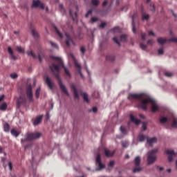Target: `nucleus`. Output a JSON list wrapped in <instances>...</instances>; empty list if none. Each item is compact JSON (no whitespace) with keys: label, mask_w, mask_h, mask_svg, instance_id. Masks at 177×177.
Here are the masks:
<instances>
[{"label":"nucleus","mask_w":177,"mask_h":177,"mask_svg":"<svg viewBox=\"0 0 177 177\" xmlns=\"http://www.w3.org/2000/svg\"><path fill=\"white\" fill-rule=\"evenodd\" d=\"M50 58L53 60H55L57 63V64L56 63H53L51 66H50V68L55 76V78L57 80L61 91H62V92L65 93V95H66L67 96H70L69 92L68 91H67L66 86L63 84L60 77V68L61 67H62L64 70L66 75L68 78H71V74L69 70L66 68V67H64L63 61L60 57H57L56 56H50Z\"/></svg>","instance_id":"obj_1"},{"label":"nucleus","mask_w":177,"mask_h":177,"mask_svg":"<svg viewBox=\"0 0 177 177\" xmlns=\"http://www.w3.org/2000/svg\"><path fill=\"white\" fill-rule=\"evenodd\" d=\"M128 99L130 100L132 99H137L139 100L138 107H140L142 110H147L148 104H151V110L153 113H156L159 109L156 100H153L151 97L144 99L143 93H129Z\"/></svg>","instance_id":"obj_2"},{"label":"nucleus","mask_w":177,"mask_h":177,"mask_svg":"<svg viewBox=\"0 0 177 177\" xmlns=\"http://www.w3.org/2000/svg\"><path fill=\"white\" fill-rule=\"evenodd\" d=\"M65 32L66 41L65 44L66 46H70L71 44L75 45L72 37H74L75 32L73 30V27L71 24H66V26L63 28Z\"/></svg>","instance_id":"obj_3"},{"label":"nucleus","mask_w":177,"mask_h":177,"mask_svg":"<svg viewBox=\"0 0 177 177\" xmlns=\"http://www.w3.org/2000/svg\"><path fill=\"white\" fill-rule=\"evenodd\" d=\"M157 151H158V149H153V150H151V151H148L147 161L149 165L153 164V162H155V161H156Z\"/></svg>","instance_id":"obj_4"},{"label":"nucleus","mask_w":177,"mask_h":177,"mask_svg":"<svg viewBox=\"0 0 177 177\" xmlns=\"http://www.w3.org/2000/svg\"><path fill=\"white\" fill-rule=\"evenodd\" d=\"M136 167L133 169V172H140L142 168L140 167L141 162V158L139 156H137L134 160Z\"/></svg>","instance_id":"obj_5"},{"label":"nucleus","mask_w":177,"mask_h":177,"mask_svg":"<svg viewBox=\"0 0 177 177\" xmlns=\"http://www.w3.org/2000/svg\"><path fill=\"white\" fill-rule=\"evenodd\" d=\"M96 165H97V168H96V171H100L101 169H103L105 168L104 164L102 162V156L101 154H97L96 157Z\"/></svg>","instance_id":"obj_6"},{"label":"nucleus","mask_w":177,"mask_h":177,"mask_svg":"<svg viewBox=\"0 0 177 177\" xmlns=\"http://www.w3.org/2000/svg\"><path fill=\"white\" fill-rule=\"evenodd\" d=\"M41 136L39 132H35L33 133H27L25 136L26 140H32L34 139H38Z\"/></svg>","instance_id":"obj_7"},{"label":"nucleus","mask_w":177,"mask_h":177,"mask_svg":"<svg viewBox=\"0 0 177 177\" xmlns=\"http://www.w3.org/2000/svg\"><path fill=\"white\" fill-rule=\"evenodd\" d=\"M32 8H40V9H45L44 3L41 0H33L32 3Z\"/></svg>","instance_id":"obj_8"},{"label":"nucleus","mask_w":177,"mask_h":177,"mask_svg":"<svg viewBox=\"0 0 177 177\" xmlns=\"http://www.w3.org/2000/svg\"><path fill=\"white\" fill-rule=\"evenodd\" d=\"M75 12L73 14V12L72 10H70V16L72 17L73 21H77V12H79V6H75Z\"/></svg>","instance_id":"obj_9"},{"label":"nucleus","mask_w":177,"mask_h":177,"mask_svg":"<svg viewBox=\"0 0 177 177\" xmlns=\"http://www.w3.org/2000/svg\"><path fill=\"white\" fill-rule=\"evenodd\" d=\"M26 95L28 98L29 99L30 102H33V93H32V88L31 85H29L27 88Z\"/></svg>","instance_id":"obj_10"},{"label":"nucleus","mask_w":177,"mask_h":177,"mask_svg":"<svg viewBox=\"0 0 177 177\" xmlns=\"http://www.w3.org/2000/svg\"><path fill=\"white\" fill-rule=\"evenodd\" d=\"M165 153L166 154L169 155L168 159H169V161L170 162L173 161L174 157L176 156V153H175L174 150L167 149L166 150Z\"/></svg>","instance_id":"obj_11"},{"label":"nucleus","mask_w":177,"mask_h":177,"mask_svg":"<svg viewBox=\"0 0 177 177\" xmlns=\"http://www.w3.org/2000/svg\"><path fill=\"white\" fill-rule=\"evenodd\" d=\"M46 83L47 84V85L50 88V89H53L54 84H53V82H52L50 78L48 76L46 77Z\"/></svg>","instance_id":"obj_12"},{"label":"nucleus","mask_w":177,"mask_h":177,"mask_svg":"<svg viewBox=\"0 0 177 177\" xmlns=\"http://www.w3.org/2000/svg\"><path fill=\"white\" fill-rule=\"evenodd\" d=\"M72 89H73V95L75 99H80L79 92L74 84L71 86Z\"/></svg>","instance_id":"obj_13"},{"label":"nucleus","mask_w":177,"mask_h":177,"mask_svg":"<svg viewBox=\"0 0 177 177\" xmlns=\"http://www.w3.org/2000/svg\"><path fill=\"white\" fill-rule=\"evenodd\" d=\"M136 15H133L132 16V30H133V32H134V34H136L137 32V30L135 26V20L136 19Z\"/></svg>","instance_id":"obj_14"},{"label":"nucleus","mask_w":177,"mask_h":177,"mask_svg":"<svg viewBox=\"0 0 177 177\" xmlns=\"http://www.w3.org/2000/svg\"><path fill=\"white\" fill-rule=\"evenodd\" d=\"M43 117L44 115H38V117H36L35 121H33V125H39L41 121H42Z\"/></svg>","instance_id":"obj_15"},{"label":"nucleus","mask_w":177,"mask_h":177,"mask_svg":"<svg viewBox=\"0 0 177 177\" xmlns=\"http://www.w3.org/2000/svg\"><path fill=\"white\" fill-rule=\"evenodd\" d=\"M104 153L106 157H112L115 154V151H110L109 149H104Z\"/></svg>","instance_id":"obj_16"},{"label":"nucleus","mask_w":177,"mask_h":177,"mask_svg":"<svg viewBox=\"0 0 177 177\" xmlns=\"http://www.w3.org/2000/svg\"><path fill=\"white\" fill-rule=\"evenodd\" d=\"M75 66L77 68V72L79 73V74L81 75L82 77H83L84 75H82L81 65L79 64L77 62H75Z\"/></svg>","instance_id":"obj_17"},{"label":"nucleus","mask_w":177,"mask_h":177,"mask_svg":"<svg viewBox=\"0 0 177 177\" xmlns=\"http://www.w3.org/2000/svg\"><path fill=\"white\" fill-rule=\"evenodd\" d=\"M130 118H131V121H132V122H134L135 124H136V125H139V124L140 123V120H138V118H136L134 115H130Z\"/></svg>","instance_id":"obj_18"},{"label":"nucleus","mask_w":177,"mask_h":177,"mask_svg":"<svg viewBox=\"0 0 177 177\" xmlns=\"http://www.w3.org/2000/svg\"><path fill=\"white\" fill-rule=\"evenodd\" d=\"M84 102H86V103H89L90 100H89V97H88V95L86 93V92H84L81 93Z\"/></svg>","instance_id":"obj_19"},{"label":"nucleus","mask_w":177,"mask_h":177,"mask_svg":"<svg viewBox=\"0 0 177 177\" xmlns=\"http://www.w3.org/2000/svg\"><path fill=\"white\" fill-rule=\"evenodd\" d=\"M171 127V128H177V118H176L173 117Z\"/></svg>","instance_id":"obj_20"},{"label":"nucleus","mask_w":177,"mask_h":177,"mask_svg":"<svg viewBox=\"0 0 177 177\" xmlns=\"http://www.w3.org/2000/svg\"><path fill=\"white\" fill-rule=\"evenodd\" d=\"M31 31H32V35L33 36V37L35 39L39 38V35L37 31H36V30H35L34 28H31Z\"/></svg>","instance_id":"obj_21"},{"label":"nucleus","mask_w":177,"mask_h":177,"mask_svg":"<svg viewBox=\"0 0 177 177\" xmlns=\"http://www.w3.org/2000/svg\"><path fill=\"white\" fill-rule=\"evenodd\" d=\"M157 140V138H150L147 139V142L149 145H152L153 143H156Z\"/></svg>","instance_id":"obj_22"},{"label":"nucleus","mask_w":177,"mask_h":177,"mask_svg":"<svg viewBox=\"0 0 177 177\" xmlns=\"http://www.w3.org/2000/svg\"><path fill=\"white\" fill-rule=\"evenodd\" d=\"M106 60L109 62H114L115 61V56L113 55H108L106 57Z\"/></svg>","instance_id":"obj_23"},{"label":"nucleus","mask_w":177,"mask_h":177,"mask_svg":"<svg viewBox=\"0 0 177 177\" xmlns=\"http://www.w3.org/2000/svg\"><path fill=\"white\" fill-rule=\"evenodd\" d=\"M8 52L10 56L12 57V59H16V57H15V55H13V50H12V48L8 47Z\"/></svg>","instance_id":"obj_24"},{"label":"nucleus","mask_w":177,"mask_h":177,"mask_svg":"<svg viewBox=\"0 0 177 177\" xmlns=\"http://www.w3.org/2000/svg\"><path fill=\"white\" fill-rule=\"evenodd\" d=\"M7 107L8 104H6V102H3L2 104H0V110H1L2 111H5Z\"/></svg>","instance_id":"obj_25"},{"label":"nucleus","mask_w":177,"mask_h":177,"mask_svg":"<svg viewBox=\"0 0 177 177\" xmlns=\"http://www.w3.org/2000/svg\"><path fill=\"white\" fill-rule=\"evenodd\" d=\"M166 42L167 39L165 38H158V43L160 45H164Z\"/></svg>","instance_id":"obj_26"},{"label":"nucleus","mask_w":177,"mask_h":177,"mask_svg":"<svg viewBox=\"0 0 177 177\" xmlns=\"http://www.w3.org/2000/svg\"><path fill=\"white\" fill-rule=\"evenodd\" d=\"M120 131L123 135H127L128 131L126 129L125 127L121 126L120 128Z\"/></svg>","instance_id":"obj_27"},{"label":"nucleus","mask_w":177,"mask_h":177,"mask_svg":"<svg viewBox=\"0 0 177 177\" xmlns=\"http://www.w3.org/2000/svg\"><path fill=\"white\" fill-rule=\"evenodd\" d=\"M138 139L140 142H144L147 139V136L142 133H140L138 136Z\"/></svg>","instance_id":"obj_28"},{"label":"nucleus","mask_w":177,"mask_h":177,"mask_svg":"<svg viewBox=\"0 0 177 177\" xmlns=\"http://www.w3.org/2000/svg\"><path fill=\"white\" fill-rule=\"evenodd\" d=\"M10 133L12 136H15V138H17V136H19V132H17V131H16V129H11Z\"/></svg>","instance_id":"obj_29"},{"label":"nucleus","mask_w":177,"mask_h":177,"mask_svg":"<svg viewBox=\"0 0 177 177\" xmlns=\"http://www.w3.org/2000/svg\"><path fill=\"white\" fill-rule=\"evenodd\" d=\"M21 104H23V102L21 101V99L18 100L17 102V110H20V107H21Z\"/></svg>","instance_id":"obj_30"},{"label":"nucleus","mask_w":177,"mask_h":177,"mask_svg":"<svg viewBox=\"0 0 177 177\" xmlns=\"http://www.w3.org/2000/svg\"><path fill=\"white\" fill-rule=\"evenodd\" d=\"M55 30L57 35L59 37V38L62 39L64 38V35L60 31L58 30L57 27H55Z\"/></svg>","instance_id":"obj_31"},{"label":"nucleus","mask_w":177,"mask_h":177,"mask_svg":"<svg viewBox=\"0 0 177 177\" xmlns=\"http://www.w3.org/2000/svg\"><path fill=\"white\" fill-rule=\"evenodd\" d=\"M4 132H9L10 129V127L9 126V124L8 123H5L4 126Z\"/></svg>","instance_id":"obj_32"},{"label":"nucleus","mask_w":177,"mask_h":177,"mask_svg":"<svg viewBox=\"0 0 177 177\" xmlns=\"http://www.w3.org/2000/svg\"><path fill=\"white\" fill-rule=\"evenodd\" d=\"M30 175H32L33 177H37V169L35 168H32V171L30 172Z\"/></svg>","instance_id":"obj_33"},{"label":"nucleus","mask_w":177,"mask_h":177,"mask_svg":"<svg viewBox=\"0 0 177 177\" xmlns=\"http://www.w3.org/2000/svg\"><path fill=\"white\" fill-rule=\"evenodd\" d=\"M169 118L167 117H162L160 121L161 124H165V122H167Z\"/></svg>","instance_id":"obj_34"},{"label":"nucleus","mask_w":177,"mask_h":177,"mask_svg":"<svg viewBox=\"0 0 177 177\" xmlns=\"http://www.w3.org/2000/svg\"><path fill=\"white\" fill-rule=\"evenodd\" d=\"M28 55L29 56H32L33 59H37V55H35V52H33L32 50H30V52H28Z\"/></svg>","instance_id":"obj_35"},{"label":"nucleus","mask_w":177,"mask_h":177,"mask_svg":"<svg viewBox=\"0 0 177 177\" xmlns=\"http://www.w3.org/2000/svg\"><path fill=\"white\" fill-rule=\"evenodd\" d=\"M142 20H149V15H147V13H142Z\"/></svg>","instance_id":"obj_36"},{"label":"nucleus","mask_w":177,"mask_h":177,"mask_svg":"<svg viewBox=\"0 0 177 177\" xmlns=\"http://www.w3.org/2000/svg\"><path fill=\"white\" fill-rule=\"evenodd\" d=\"M10 78H12V80H16V78H17L18 75H17V73H13L10 75Z\"/></svg>","instance_id":"obj_37"},{"label":"nucleus","mask_w":177,"mask_h":177,"mask_svg":"<svg viewBox=\"0 0 177 177\" xmlns=\"http://www.w3.org/2000/svg\"><path fill=\"white\" fill-rule=\"evenodd\" d=\"M92 5H94V6H98L100 1L99 0H91Z\"/></svg>","instance_id":"obj_38"},{"label":"nucleus","mask_w":177,"mask_h":177,"mask_svg":"<svg viewBox=\"0 0 177 177\" xmlns=\"http://www.w3.org/2000/svg\"><path fill=\"white\" fill-rule=\"evenodd\" d=\"M164 74L166 77H173L174 75V74L172 73H170L169 71H165Z\"/></svg>","instance_id":"obj_39"},{"label":"nucleus","mask_w":177,"mask_h":177,"mask_svg":"<svg viewBox=\"0 0 177 177\" xmlns=\"http://www.w3.org/2000/svg\"><path fill=\"white\" fill-rule=\"evenodd\" d=\"M40 91H41V88H37L36 89V97H37V99H38L40 96Z\"/></svg>","instance_id":"obj_40"},{"label":"nucleus","mask_w":177,"mask_h":177,"mask_svg":"<svg viewBox=\"0 0 177 177\" xmlns=\"http://www.w3.org/2000/svg\"><path fill=\"white\" fill-rule=\"evenodd\" d=\"M111 31H113V32H120L121 30L120 27H115L114 28H113V30H111Z\"/></svg>","instance_id":"obj_41"},{"label":"nucleus","mask_w":177,"mask_h":177,"mask_svg":"<svg viewBox=\"0 0 177 177\" xmlns=\"http://www.w3.org/2000/svg\"><path fill=\"white\" fill-rule=\"evenodd\" d=\"M127 39V35H121V36H120V40H121L122 42H126Z\"/></svg>","instance_id":"obj_42"},{"label":"nucleus","mask_w":177,"mask_h":177,"mask_svg":"<svg viewBox=\"0 0 177 177\" xmlns=\"http://www.w3.org/2000/svg\"><path fill=\"white\" fill-rule=\"evenodd\" d=\"M113 41L115 42V44H117V45L120 46V42L118 38L114 37V38H113Z\"/></svg>","instance_id":"obj_43"},{"label":"nucleus","mask_w":177,"mask_h":177,"mask_svg":"<svg viewBox=\"0 0 177 177\" xmlns=\"http://www.w3.org/2000/svg\"><path fill=\"white\" fill-rule=\"evenodd\" d=\"M80 52L82 53V56L85 55L86 49L84 46H82L80 48Z\"/></svg>","instance_id":"obj_44"},{"label":"nucleus","mask_w":177,"mask_h":177,"mask_svg":"<svg viewBox=\"0 0 177 177\" xmlns=\"http://www.w3.org/2000/svg\"><path fill=\"white\" fill-rule=\"evenodd\" d=\"M50 44L53 48H58V46L55 42H53L52 41H50Z\"/></svg>","instance_id":"obj_45"},{"label":"nucleus","mask_w":177,"mask_h":177,"mask_svg":"<svg viewBox=\"0 0 177 177\" xmlns=\"http://www.w3.org/2000/svg\"><path fill=\"white\" fill-rule=\"evenodd\" d=\"M150 8H151V11L152 12H156V7H155L154 4H153V6H152V4H151Z\"/></svg>","instance_id":"obj_46"},{"label":"nucleus","mask_w":177,"mask_h":177,"mask_svg":"<svg viewBox=\"0 0 177 177\" xmlns=\"http://www.w3.org/2000/svg\"><path fill=\"white\" fill-rule=\"evenodd\" d=\"M122 147H128V146H129V143L127 141L122 142Z\"/></svg>","instance_id":"obj_47"},{"label":"nucleus","mask_w":177,"mask_h":177,"mask_svg":"<svg viewBox=\"0 0 177 177\" xmlns=\"http://www.w3.org/2000/svg\"><path fill=\"white\" fill-rule=\"evenodd\" d=\"M93 12V11L92 10H88L86 14L85 17H88L90 15H92Z\"/></svg>","instance_id":"obj_48"},{"label":"nucleus","mask_w":177,"mask_h":177,"mask_svg":"<svg viewBox=\"0 0 177 177\" xmlns=\"http://www.w3.org/2000/svg\"><path fill=\"white\" fill-rule=\"evenodd\" d=\"M142 129L144 131H147V122H142Z\"/></svg>","instance_id":"obj_49"},{"label":"nucleus","mask_w":177,"mask_h":177,"mask_svg":"<svg viewBox=\"0 0 177 177\" xmlns=\"http://www.w3.org/2000/svg\"><path fill=\"white\" fill-rule=\"evenodd\" d=\"M17 52H19V53H23V49L21 46H17Z\"/></svg>","instance_id":"obj_50"},{"label":"nucleus","mask_w":177,"mask_h":177,"mask_svg":"<svg viewBox=\"0 0 177 177\" xmlns=\"http://www.w3.org/2000/svg\"><path fill=\"white\" fill-rule=\"evenodd\" d=\"M169 42H176L177 43V38H176V37L171 38L170 39H169Z\"/></svg>","instance_id":"obj_51"},{"label":"nucleus","mask_w":177,"mask_h":177,"mask_svg":"<svg viewBox=\"0 0 177 177\" xmlns=\"http://www.w3.org/2000/svg\"><path fill=\"white\" fill-rule=\"evenodd\" d=\"M98 21L97 17H92L91 18V23H96Z\"/></svg>","instance_id":"obj_52"},{"label":"nucleus","mask_w":177,"mask_h":177,"mask_svg":"<svg viewBox=\"0 0 177 177\" xmlns=\"http://www.w3.org/2000/svg\"><path fill=\"white\" fill-rule=\"evenodd\" d=\"M140 46L141 49H143L144 50L147 48V45H144V44H140Z\"/></svg>","instance_id":"obj_53"},{"label":"nucleus","mask_w":177,"mask_h":177,"mask_svg":"<svg viewBox=\"0 0 177 177\" xmlns=\"http://www.w3.org/2000/svg\"><path fill=\"white\" fill-rule=\"evenodd\" d=\"M158 55H163V53H164L163 49L162 48L158 49Z\"/></svg>","instance_id":"obj_54"},{"label":"nucleus","mask_w":177,"mask_h":177,"mask_svg":"<svg viewBox=\"0 0 177 177\" xmlns=\"http://www.w3.org/2000/svg\"><path fill=\"white\" fill-rule=\"evenodd\" d=\"M106 23H102L100 25V27L101 28H104V27H106Z\"/></svg>","instance_id":"obj_55"},{"label":"nucleus","mask_w":177,"mask_h":177,"mask_svg":"<svg viewBox=\"0 0 177 177\" xmlns=\"http://www.w3.org/2000/svg\"><path fill=\"white\" fill-rule=\"evenodd\" d=\"M114 164H115V161L111 160L109 162V167H113Z\"/></svg>","instance_id":"obj_56"},{"label":"nucleus","mask_w":177,"mask_h":177,"mask_svg":"<svg viewBox=\"0 0 177 177\" xmlns=\"http://www.w3.org/2000/svg\"><path fill=\"white\" fill-rule=\"evenodd\" d=\"M153 39H149V40L148 41V42H147V44H148V45H153Z\"/></svg>","instance_id":"obj_57"},{"label":"nucleus","mask_w":177,"mask_h":177,"mask_svg":"<svg viewBox=\"0 0 177 177\" xmlns=\"http://www.w3.org/2000/svg\"><path fill=\"white\" fill-rule=\"evenodd\" d=\"M38 59L39 62H42V55H41L40 53H39L38 55Z\"/></svg>","instance_id":"obj_58"},{"label":"nucleus","mask_w":177,"mask_h":177,"mask_svg":"<svg viewBox=\"0 0 177 177\" xmlns=\"http://www.w3.org/2000/svg\"><path fill=\"white\" fill-rule=\"evenodd\" d=\"M8 168L10 171H12V162H8Z\"/></svg>","instance_id":"obj_59"},{"label":"nucleus","mask_w":177,"mask_h":177,"mask_svg":"<svg viewBox=\"0 0 177 177\" xmlns=\"http://www.w3.org/2000/svg\"><path fill=\"white\" fill-rule=\"evenodd\" d=\"M141 37H142V39L145 40L146 39L147 34L145 33L142 34Z\"/></svg>","instance_id":"obj_60"},{"label":"nucleus","mask_w":177,"mask_h":177,"mask_svg":"<svg viewBox=\"0 0 177 177\" xmlns=\"http://www.w3.org/2000/svg\"><path fill=\"white\" fill-rule=\"evenodd\" d=\"M156 168H158V169H159L160 171H163L164 169L163 167H159V165H157Z\"/></svg>","instance_id":"obj_61"},{"label":"nucleus","mask_w":177,"mask_h":177,"mask_svg":"<svg viewBox=\"0 0 177 177\" xmlns=\"http://www.w3.org/2000/svg\"><path fill=\"white\" fill-rule=\"evenodd\" d=\"M59 9H60V10H64V12H66V11L64 10V6H63V4H59Z\"/></svg>","instance_id":"obj_62"},{"label":"nucleus","mask_w":177,"mask_h":177,"mask_svg":"<svg viewBox=\"0 0 177 177\" xmlns=\"http://www.w3.org/2000/svg\"><path fill=\"white\" fill-rule=\"evenodd\" d=\"M93 113H97V107H93Z\"/></svg>","instance_id":"obj_63"},{"label":"nucleus","mask_w":177,"mask_h":177,"mask_svg":"<svg viewBox=\"0 0 177 177\" xmlns=\"http://www.w3.org/2000/svg\"><path fill=\"white\" fill-rule=\"evenodd\" d=\"M149 35H152V36L155 37V34L153 31H149Z\"/></svg>","instance_id":"obj_64"}]
</instances>
